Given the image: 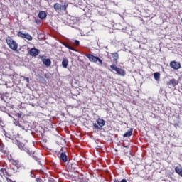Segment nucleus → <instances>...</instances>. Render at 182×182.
<instances>
[{
    "mask_svg": "<svg viewBox=\"0 0 182 182\" xmlns=\"http://www.w3.org/2000/svg\"><path fill=\"white\" fill-rule=\"evenodd\" d=\"M17 146L18 147V149H20V150H23V151H26V153H27L28 154H29V156H31V157H33V159L36 160V161H37V163L38 164H41V159H39L38 158V156H36V154L35 153V151H32V149L27 148L23 143L21 142H17Z\"/></svg>",
    "mask_w": 182,
    "mask_h": 182,
    "instance_id": "obj_1",
    "label": "nucleus"
},
{
    "mask_svg": "<svg viewBox=\"0 0 182 182\" xmlns=\"http://www.w3.org/2000/svg\"><path fill=\"white\" fill-rule=\"evenodd\" d=\"M6 42L9 48H11L14 52H17V53H19V50H18V43L14 41L11 37H6Z\"/></svg>",
    "mask_w": 182,
    "mask_h": 182,
    "instance_id": "obj_2",
    "label": "nucleus"
},
{
    "mask_svg": "<svg viewBox=\"0 0 182 182\" xmlns=\"http://www.w3.org/2000/svg\"><path fill=\"white\" fill-rule=\"evenodd\" d=\"M16 172H18L16 169L11 167H6L0 170V176L3 174L5 177H11V176H14Z\"/></svg>",
    "mask_w": 182,
    "mask_h": 182,
    "instance_id": "obj_3",
    "label": "nucleus"
},
{
    "mask_svg": "<svg viewBox=\"0 0 182 182\" xmlns=\"http://www.w3.org/2000/svg\"><path fill=\"white\" fill-rule=\"evenodd\" d=\"M61 3H55L53 8L55 12H63V11H66L68 9V3H65L63 4V1H60Z\"/></svg>",
    "mask_w": 182,
    "mask_h": 182,
    "instance_id": "obj_4",
    "label": "nucleus"
},
{
    "mask_svg": "<svg viewBox=\"0 0 182 182\" xmlns=\"http://www.w3.org/2000/svg\"><path fill=\"white\" fill-rule=\"evenodd\" d=\"M85 56L89 59L90 62H92L93 63L99 62V65H103V61L99 57H96L92 54H85Z\"/></svg>",
    "mask_w": 182,
    "mask_h": 182,
    "instance_id": "obj_5",
    "label": "nucleus"
},
{
    "mask_svg": "<svg viewBox=\"0 0 182 182\" xmlns=\"http://www.w3.org/2000/svg\"><path fill=\"white\" fill-rule=\"evenodd\" d=\"M110 68L112 70H114L115 72H117V75H119V76H126V70H124L120 68H117L116 64H113V65H110Z\"/></svg>",
    "mask_w": 182,
    "mask_h": 182,
    "instance_id": "obj_6",
    "label": "nucleus"
},
{
    "mask_svg": "<svg viewBox=\"0 0 182 182\" xmlns=\"http://www.w3.org/2000/svg\"><path fill=\"white\" fill-rule=\"evenodd\" d=\"M97 123L93 124V127H95V129H96V130H100V129H102V127H103V126H105V124H106V121H105V119H100L98 118L97 119Z\"/></svg>",
    "mask_w": 182,
    "mask_h": 182,
    "instance_id": "obj_7",
    "label": "nucleus"
},
{
    "mask_svg": "<svg viewBox=\"0 0 182 182\" xmlns=\"http://www.w3.org/2000/svg\"><path fill=\"white\" fill-rule=\"evenodd\" d=\"M18 38H21V39H27L28 41H32V39H33V37H32L29 33H25L22 31L18 32Z\"/></svg>",
    "mask_w": 182,
    "mask_h": 182,
    "instance_id": "obj_8",
    "label": "nucleus"
},
{
    "mask_svg": "<svg viewBox=\"0 0 182 182\" xmlns=\"http://www.w3.org/2000/svg\"><path fill=\"white\" fill-rule=\"evenodd\" d=\"M11 164L16 167V171H19V170H22L23 168H24L23 165H22V164H21V162H19V161L18 160H12Z\"/></svg>",
    "mask_w": 182,
    "mask_h": 182,
    "instance_id": "obj_9",
    "label": "nucleus"
},
{
    "mask_svg": "<svg viewBox=\"0 0 182 182\" xmlns=\"http://www.w3.org/2000/svg\"><path fill=\"white\" fill-rule=\"evenodd\" d=\"M170 67L174 70H178L181 68V64L176 61H171L170 62Z\"/></svg>",
    "mask_w": 182,
    "mask_h": 182,
    "instance_id": "obj_10",
    "label": "nucleus"
},
{
    "mask_svg": "<svg viewBox=\"0 0 182 182\" xmlns=\"http://www.w3.org/2000/svg\"><path fill=\"white\" fill-rule=\"evenodd\" d=\"M40 50L39 49H37V48H31L28 53L31 56H33V58H36V56H38V55H39L40 53Z\"/></svg>",
    "mask_w": 182,
    "mask_h": 182,
    "instance_id": "obj_11",
    "label": "nucleus"
},
{
    "mask_svg": "<svg viewBox=\"0 0 182 182\" xmlns=\"http://www.w3.org/2000/svg\"><path fill=\"white\" fill-rule=\"evenodd\" d=\"M167 86H173V87H176V86H177V85H178V81H177V80L173 78L169 80V81H168L166 82Z\"/></svg>",
    "mask_w": 182,
    "mask_h": 182,
    "instance_id": "obj_12",
    "label": "nucleus"
},
{
    "mask_svg": "<svg viewBox=\"0 0 182 182\" xmlns=\"http://www.w3.org/2000/svg\"><path fill=\"white\" fill-rule=\"evenodd\" d=\"M60 161H63V163L68 162V155H66V153L62 152L60 154Z\"/></svg>",
    "mask_w": 182,
    "mask_h": 182,
    "instance_id": "obj_13",
    "label": "nucleus"
},
{
    "mask_svg": "<svg viewBox=\"0 0 182 182\" xmlns=\"http://www.w3.org/2000/svg\"><path fill=\"white\" fill-rule=\"evenodd\" d=\"M112 58H113V62L115 63V65H117V60H119V53H111Z\"/></svg>",
    "mask_w": 182,
    "mask_h": 182,
    "instance_id": "obj_14",
    "label": "nucleus"
},
{
    "mask_svg": "<svg viewBox=\"0 0 182 182\" xmlns=\"http://www.w3.org/2000/svg\"><path fill=\"white\" fill-rule=\"evenodd\" d=\"M42 62H43V65H45L47 67H49V66H50V65H52V61L49 58H43L42 60Z\"/></svg>",
    "mask_w": 182,
    "mask_h": 182,
    "instance_id": "obj_15",
    "label": "nucleus"
},
{
    "mask_svg": "<svg viewBox=\"0 0 182 182\" xmlns=\"http://www.w3.org/2000/svg\"><path fill=\"white\" fill-rule=\"evenodd\" d=\"M175 173L176 174H178L181 177H182V168H181V165L179 164V166H176L175 168Z\"/></svg>",
    "mask_w": 182,
    "mask_h": 182,
    "instance_id": "obj_16",
    "label": "nucleus"
},
{
    "mask_svg": "<svg viewBox=\"0 0 182 182\" xmlns=\"http://www.w3.org/2000/svg\"><path fill=\"white\" fill-rule=\"evenodd\" d=\"M38 18H40V19H46V12H45L44 11H41L38 13Z\"/></svg>",
    "mask_w": 182,
    "mask_h": 182,
    "instance_id": "obj_17",
    "label": "nucleus"
},
{
    "mask_svg": "<svg viewBox=\"0 0 182 182\" xmlns=\"http://www.w3.org/2000/svg\"><path fill=\"white\" fill-rule=\"evenodd\" d=\"M69 65V60L68 59H63L62 61V66L64 69H68V65Z\"/></svg>",
    "mask_w": 182,
    "mask_h": 182,
    "instance_id": "obj_18",
    "label": "nucleus"
},
{
    "mask_svg": "<svg viewBox=\"0 0 182 182\" xmlns=\"http://www.w3.org/2000/svg\"><path fill=\"white\" fill-rule=\"evenodd\" d=\"M133 134V128H130L124 135L123 137H130Z\"/></svg>",
    "mask_w": 182,
    "mask_h": 182,
    "instance_id": "obj_19",
    "label": "nucleus"
},
{
    "mask_svg": "<svg viewBox=\"0 0 182 182\" xmlns=\"http://www.w3.org/2000/svg\"><path fill=\"white\" fill-rule=\"evenodd\" d=\"M63 45L65 48H68V49H70V50H73L74 52L76 50L75 48H73V47L70 46L68 43H63Z\"/></svg>",
    "mask_w": 182,
    "mask_h": 182,
    "instance_id": "obj_20",
    "label": "nucleus"
},
{
    "mask_svg": "<svg viewBox=\"0 0 182 182\" xmlns=\"http://www.w3.org/2000/svg\"><path fill=\"white\" fill-rule=\"evenodd\" d=\"M154 77L155 80H159V79H160V73L159 72L154 73Z\"/></svg>",
    "mask_w": 182,
    "mask_h": 182,
    "instance_id": "obj_21",
    "label": "nucleus"
},
{
    "mask_svg": "<svg viewBox=\"0 0 182 182\" xmlns=\"http://www.w3.org/2000/svg\"><path fill=\"white\" fill-rule=\"evenodd\" d=\"M114 182H127V180L126 179H122L121 181H119L118 179H114Z\"/></svg>",
    "mask_w": 182,
    "mask_h": 182,
    "instance_id": "obj_22",
    "label": "nucleus"
},
{
    "mask_svg": "<svg viewBox=\"0 0 182 182\" xmlns=\"http://www.w3.org/2000/svg\"><path fill=\"white\" fill-rule=\"evenodd\" d=\"M74 43L76 46H79V45H80V43L77 40H75Z\"/></svg>",
    "mask_w": 182,
    "mask_h": 182,
    "instance_id": "obj_23",
    "label": "nucleus"
},
{
    "mask_svg": "<svg viewBox=\"0 0 182 182\" xmlns=\"http://www.w3.org/2000/svg\"><path fill=\"white\" fill-rule=\"evenodd\" d=\"M16 117H18V119H21V117H22V114L21 113H16Z\"/></svg>",
    "mask_w": 182,
    "mask_h": 182,
    "instance_id": "obj_24",
    "label": "nucleus"
},
{
    "mask_svg": "<svg viewBox=\"0 0 182 182\" xmlns=\"http://www.w3.org/2000/svg\"><path fill=\"white\" fill-rule=\"evenodd\" d=\"M36 182H43V180H42V178H37L36 179Z\"/></svg>",
    "mask_w": 182,
    "mask_h": 182,
    "instance_id": "obj_25",
    "label": "nucleus"
},
{
    "mask_svg": "<svg viewBox=\"0 0 182 182\" xmlns=\"http://www.w3.org/2000/svg\"><path fill=\"white\" fill-rule=\"evenodd\" d=\"M35 22H36V23H37V25H39L41 23V20L35 19Z\"/></svg>",
    "mask_w": 182,
    "mask_h": 182,
    "instance_id": "obj_26",
    "label": "nucleus"
},
{
    "mask_svg": "<svg viewBox=\"0 0 182 182\" xmlns=\"http://www.w3.org/2000/svg\"><path fill=\"white\" fill-rule=\"evenodd\" d=\"M24 80H26L27 83H29V77H24Z\"/></svg>",
    "mask_w": 182,
    "mask_h": 182,
    "instance_id": "obj_27",
    "label": "nucleus"
},
{
    "mask_svg": "<svg viewBox=\"0 0 182 182\" xmlns=\"http://www.w3.org/2000/svg\"><path fill=\"white\" fill-rule=\"evenodd\" d=\"M6 180L7 182H14L12 179L8 178V177H6Z\"/></svg>",
    "mask_w": 182,
    "mask_h": 182,
    "instance_id": "obj_28",
    "label": "nucleus"
},
{
    "mask_svg": "<svg viewBox=\"0 0 182 182\" xmlns=\"http://www.w3.org/2000/svg\"><path fill=\"white\" fill-rule=\"evenodd\" d=\"M44 77H45L46 79H49V75H48V74L44 75Z\"/></svg>",
    "mask_w": 182,
    "mask_h": 182,
    "instance_id": "obj_29",
    "label": "nucleus"
},
{
    "mask_svg": "<svg viewBox=\"0 0 182 182\" xmlns=\"http://www.w3.org/2000/svg\"><path fill=\"white\" fill-rule=\"evenodd\" d=\"M124 147H126V148H127V147H129V146H124Z\"/></svg>",
    "mask_w": 182,
    "mask_h": 182,
    "instance_id": "obj_30",
    "label": "nucleus"
},
{
    "mask_svg": "<svg viewBox=\"0 0 182 182\" xmlns=\"http://www.w3.org/2000/svg\"><path fill=\"white\" fill-rule=\"evenodd\" d=\"M1 163H0V167H1Z\"/></svg>",
    "mask_w": 182,
    "mask_h": 182,
    "instance_id": "obj_31",
    "label": "nucleus"
},
{
    "mask_svg": "<svg viewBox=\"0 0 182 182\" xmlns=\"http://www.w3.org/2000/svg\"><path fill=\"white\" fill-rule=\"evenodd\" d=\"M0 182H2V181H0Z\"/></svg>",
    "mask_w": 182,
    "mask_h": 182,
    "instance_id": "obj_32",
    "label": "nucleus"
}]
</instances>
